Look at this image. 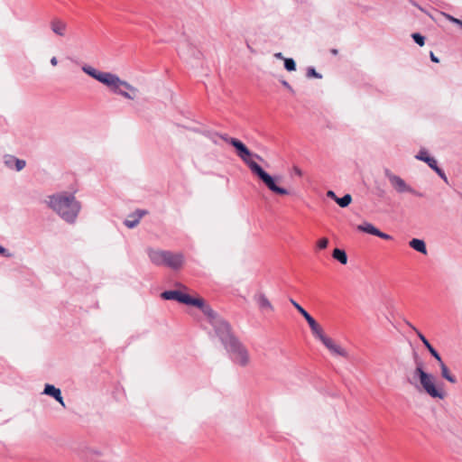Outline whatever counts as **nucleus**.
I'll use <instances>...</instances> for the list:
<instances>
[{"label": "nucleus", "instance_id": "nucleus-1", "mask_svg": "<svg viewBox=\"0 0 462 462\" xmlns=\"http://www.w3.org/2000/svg\"><path fill=\"white\" fill-rule=\"evenodd\" d=\"M230 144L236 150L237 156L249 168L251 172L261 180L263 184L273 192L279 195H287L289 191L282 187L277 186L275 179L266 172L255 161H263L257 153H253L241 141L233 139Z\"/></svg>", "mask_w": 462, "mask_h": 462}, {"label": "nucleus", "instance_id": "nucleus-2", "mask_svg": "<svg viewBox=\"0 0 462 462\" xmlns=\"http://www.w3.org/2000/svg\"><path fill=\"white\" fill-rule=\"evenodd\" d=\"M81 69L89 77L107 87L114 94L131 100H134L137 96L138 89L127 81L121 79L116 74L100 71L88 64H84Z\"/></svg>", "mask_w": 462, "mask_h": 462}, {"label": "nucleus", "instance_id": "nucleus-3", "mask_svg": "<svg viewBox=\"0 0 462 462\" xmlns=\"http://www.w3.org/2000/svg\"><path fill=\"white\" fill-rule=\"evenodd\" d=\"M415 365V369L407 377L408 383L417 389L420 387L431 398L443 400L446 397L445 391L436 384L434 375L425 371L423 361L416 359Z\"/></svg>", "mask_w": 462, "mask_h": 462}, {"label": "nucleus", "instance_id": "nucleus-4", "mask_svg": "<svg viewBox=\"0 0 462 462\" xmlns=\"http://www.w3.org/2000/svg\"><path fill=\"white\" fill-rule=\"evenodd\" d=\"M50 207L67 223H75L81 204L73 194L60 192L50 197Z\"/></svg>", "mask_w": 462, "mask_h": 462}, {"label": "nucleus", "instance_id": "nucleus-5", "mask_svg": "<svg viewBox=\"0 0 462 462\" xmlns=\"http://www.w3.org/2000/svg\"><path fill=\"white\" fill-rule=\"evenodd\" d=\"M222 332L223 334L218 338L232 362L241 367L247 366L250 364L251 357L246 346L233 334L231 328L224 325Z\"/></svg>", "mask_w": 462, "mask_h": 462}, {"label": "nucleus", "instance_id": "nucleus-6", "mask_svg": "<svg viewBox=\"0 0 462 462\" xmlns=\"http://www.w3.org/2000/svg\"><path fill=\"white\" fill-rule=\"evenodd\" d=\"M146 253L151 263L157 266H166L172 270H179L185 263V256L180 252L148 247Z\"/></svg>", "mask_w": 462, "mask_h": 462}, {"label": "nucleus", "instance_id": "nucleus-7", "mask_svg": "<svg viewBox=\"0 0 462 462\" xmlns=\"http://www.w3.org/2000/svg\"><path fill=\"white\" fill-rule=\"evenodd\" d=\"M195 301L198 303H193L192 306L198 307L201 311L209 319V321L211 325L214 328V330L217 337H219L222 332V327L226 325L227 328H231L230 325L224 320L222 318H220L213 310L212 308L208 305L205 300L201 298H196Z\"/></svg>", "mask_w": 462, "mask_h": 462}, {"label": "nucleus", "instance_id": "nucleus-8", "mask_svg": "<svg viewBox=\"0 0 462 462\" xmlns=\"http://www.w3.org/2000/svg\"><path fill=\"white\" fill-rule=\"evenodd\" d=\"M384 176L389 180L391 186L398 193H410L417 197H422V194L411 187L402 178L393 173L389 169L384 170Z\"/></svg>", "mask_w": 462, "mask_h": 462}, {"label": "nucleus", "instance_id": "nucleus-9", "mask_svg": "<svg viewBox=\"0 0 462 462\" xmlns=\"http://www.w3.org/2000/svg\"><path fill=\"white\" fill-rule=\"evenodd\" d=\"M162 298L167 300H176L178 302L186 304V305H193V303H198L195 301L196 298H192L186 292L181 290H171L165 291L161 294Z\"/></svg>", "mask_w": 462, "mask_h": 462}, {"label": "nucleus", "instance_id": "nucleus-10", "mask_svg": "<svg viewBox=\"0 0 462 462\" xmlns=\"http://www.w3.org/2000/svg\"><path fill=\"white\" fill-rule=\"evenodd\" d=\"M320 341L322 344L330 351L332 355L347 357L348 354L346 349L337 345L332 338L328 336H324Z\"/></svg>", "mask_w": 462, "mask_h": 462}, {"label": "nucleus", "instance_id": "nucleus-11", "mask_svg": "<svg viewBox=\"0 0 462 462\" xmlns=\"http://www.w3.org/2000/svg\"><path fill=\"white\" fill-rule=\"evenodd\" d=\"M50 28L55 35L65 37L68 32V23L61 18L54 17L50 23Z\"/></svg>", "mask_w": 462, "mask_h": 462}, {"label": "nucleus", "instance_id": "nucleus-12", "mask_svg": "<svg viewBox=\"0 0 462 462\" xmlns=\"http://www.w3.org/2000/svg\"><path fill=\"white\" fill-rule=\"evenodd\" d=\"M404 323L411 328L412 329L416 335L418 336V337L421 340V342L423 343V345L427 347V349L429 350V352L432 355V356L437 360V361H440L441 359V356H439V354L435 350V348L430 345V343L429 342V340L424 337V335L419 330L417 329L416 327H414L410 321L408 320H404Z\"/></svg>", "mask_w": 462, "mask_h": 462}, {"label": "nucleus", "instance_id": "nucleus-13", "mask_svg": "<svg viewBox=\"0 0 462 462\" xmlns=\"http://www.w3.org/2000/svg\"><path fill=\"white\" fill-rule=\"evenodd\" d=\"M254 300L262 311L273 312L274 308L268 298L263 292H257L254 295Z\"/></svg>", "mask_w": 462, "mask_h": 462}, {"label": "nucleus", "instance_id": "nucleus-14", "mask_svg": "<svg viewBox=\"0 0 462 462\" xmlns=\"http://www.w3.org/2000/svg\"><path fill=\"white\" fill-rule=\"evenodd\" d=\"M4 163L8 169H15L17 171L23 170L26 166V161L19 160L10 154L4 156Z\"/></svg>", "mask_w": 462, "mask_h": 462}, {"label": "nucleus", "instance_id": "nucleus-15", "mask_svg": "<svg viewBox=\"0 0 462 462\" xmlns=\"http://www.w3.org/2000/svg\"><path fill=\"white\" fill-rule=\"evenodd\" d=\"M186 49L187 50L180 49L179 51V54L187 62H191V59H190L191 57H193L197 60H199L201 58V56H202L201 52L199 51H198L195 47L188 44L186 46Z\"/></svg>", "mask_w": 462, "mask_h": 462}, {"label": "nucleus", "instance_id": "nucleus-16", "mask_svg": "<svg viewBox=\"0 0 462 462\" xmlns=\"http://www.w3.org/2000/svg\"><path fill=\"white\" fill-rule=\"evenodd\" d=\"M102 454V451L97 448L86 447L81 450L80 456L88 461H96Z\"/></svg>", "mask_w": 462, "mask_h": 462}, {"label": "nucleus", "instance_id": "nucleus-17", "mask_svg": "<svg viewBox=\"0 0 462 462\" xmlns=\"http://www.w3.org/2000/svg\"><path fill=\"white\" fill-rule=\"evenodd\" d=\"M43 393L53 397L58 402H60L62 405V407H65L60 389L55 387L52 384L47 383L45 384Z\"/></svg>", "mask_w": 462, "mask_h": 462}, {"label": "nucleus", "instance_id": "nucleus-18", "mask_svg": "<svg viewBox=\"0 0 462 462\" xmlns=\"http://www.w3.org/2000/svg\"><path fill=\"white\" fill-rule=\"evenodd\" d=\"M306 321L308 322L314 337L320 340L325 334L319 324L311 316L306 319Z\"/></svg>", "mask_w": 462, "mask_h": 462}, {"label": "nucleus", "instance_id": "nucleus-19", "mask_svg": "<svg viewBox=\"0 0 462 462\" xmlns=\"http://www.w3.org/2000/svg\"><path fill=\"white\" fill-rule=\"evenodd\" d=\"M417 160L422 161L426 162L430 169L434 170L438 166V162L435 158L430 157L427 151L420 150L418 154L415 156Z\"/></svg>", "mask_w": 462, "mask_h": 462}, {"label": "nucleus", "instance_id": "nucleus-20", "mask_svg": "<svg viewBox=\"0 0 462 462\" xmlns=\"http://www.w3.org/2000/svg\"><path fill=\"white\" fill-rule=\"evenodd\" d=\"M144 214L145 211L137 210L134 214L129 216V217L125 219L124 223L128 228H134L139 224L141 218L144 216Z\"/></svg>", "mask_w": 462, "mask_h": 462}, {"label": "nucleus", "instance_id": "nucleus-21", "mask_svg": "<svg viewBox=\"0 0 462 462\" xmlns=\"http://www.w3.org/2000/svg\"><path fill=\"white\" fill-rule=\"evenodd\" d=\"M409 245L414 249L415 251L422 254H428V251H427V247H426V244L423 240L421 239H419V238H413L411 239L410 242H409Z\"/></svg>", "mask_w": 462, "mask_h": 462}, {"label": "nucleus", "instance_id": "nucleus-22", "mask_svg": "<svg viewBox=\"0 0 462 462\" xmlns=\"http://www.w3.org/2000/svg\"><path fill=\"white\" fill-rule=\"evenodd\" d=\"M438 362H439V366H440L442 377L445 378L446 380H448L449 383H455L457 382L455 376H453L450 374L448 366L444 364L442 359H440V361H438Z\"/></svg>", "mask_w": 462, "mask_h": 462}, {"label": "nucleus", "instance_id": "nucleus-23", "mask_svg": "<svg viewBox=\"0 0 462 462\" xmlns=\"http://www.w3.org/2000/svg\"><path fill=\"white\" fill-rule=\"evenodd\" d=\"M357 230L367 233L373 236H375L377 234L378 228H376L374 225L368 222H365L359 226H357Z\"/></svg>", "mask_w": 462, "mask_h": 462}, {"label": "nucleus", "instance_id": "nucleus-24", "mask_svg": "<svg viewBox=\"0 0 462 462\" xmlns=\"http://www.w3.org/2000/svg\"><path fill=\"white\" fill-rule=\"evenodd\" d=\"M332 256L334 259L337 260L342 264H346L347 263V255L346 252L342 249L336 248L333 251Z\"/></svg>", "mask_w": 462, "mask_h": 462}, {"label": "nucleus", "instance_id": "nucleus-25", "mask_svg": "<svg viewBox=\"0 0 462 462\" xmlns=\"http://www.w3.org/2000/svg\"><path fill=\"white\" fill-rule=\"evenodd\" d=\"M352 201V197L349 194H346L342 198L336 199V202L342 208L347 207Z\"/></svg>", "mask_w": 462, "mask_h": 462}, {"label": "nucleus", "instance_id": "nucleus-26", "mask_svg": "<svg viewBox=\"0 0 462 462\" xmlns=\"http://www.w3.org/2000/svg\"><path fill=\"white\" fill-rule=\"evenodd\" d=\"M290 302L292 306L304 317V319H308L310 315L293 299H290Z\"/></svg>", "mask_w": 462, "mask_h": 462}, {"label": "nucleus", "instance_id": "nucleus-27", "mask_svg": "<svg viewBox=\"0 0 462 462\" xmlns=\"http://www.w3.org/2000/svg\"><path fill=\"white\" fill-rule=\"evenodd\" d=\"M284 67L288 71H293L296 69V63L293 59H284Z\"/></svg>", "mask_w": 462, "mask_h": 462}, {"label": "nucleus", "instance_id": "nucleus-28", "mask_svg": "<svg viewBox=\"0 0 462 462\" xmlns=\"http://www.w3.org/2000/svg\"><path fill=\"white\" fill-rule=\"evenodd\" d=\"M412 39L414 40V42L419 44L420 46H423L424 43H425V38L420 34V33H412L411 35Z\"/></svg>", "mask_w": 462, "mask_h": 462}, {"label": "nucleus", "instance_id": "nucleus-29", "mask_svg": "<svg viewBox=\"0 0 462 462\" xmlns=\"http://www.w3.org/2000/svg\"><path fill=\"white\" fill-rule=\"evenodd\" d=\"M328 245V239L325 238V237L320 238L317 243V246L320 250L327 248Z\"/></svg>", "mask_w": 462, "mask_h": 462}, {"label": "nucleus", "instance_id": "nucleus-30", "mask_svg": "<svg viewBox=\"0 0 462 462\" xmlns=\"http://www.w3.org/2000/svg\"><path fill=\"white\" fill-rule=\"evenodd\" d=\"M445 182L448 183V178L445 174V172L439 167L437 166L434 170H433Z\"/></svg>", "mask_w": 462, "mask_h": 462}, {"label": "nucleus", "instance_id": "nucleus-31", "mask_svg": "<svg viewBox=\"0 0 462 462\" xmlns=\"http://www.w3.org/2000/svg\"><path fill=\"white\" fill-rule=\"evenodd\" d=\"M307 76L308 77H314V78H317V79H320L321 78V75L319 73H318L314 68H309L308 69V71H307Z\"/></svg>", "mask_w": 462, "mask_h": 462}, {"label": "nucleus", "instance_id": "nucleus-32", "mask_svg": "<svg viewBox=\"0 0 462 462\" xmlns=\"http://www.w3.org/2000/svg\"><path fill=\"white\" fill-rule=\"evenodd\" d=\"M213 143H217V138L219 134L217 133H206L205 134Z\"/></svg>", "mask_w": 462, "mask_h": 462}, {"label": "nucleus", "instance_id": "nucleus-33", "mask_svg": "<svg viewBox=\"0 0 462 462\" xmlns=\"http://www.w3.org/2000/svg\"><path fill=\"white\" fill-rule=\"evenodd\" d=\"M375 236L380 237V238L386 239V240L392 239L391 236H389V235H387L385 233L381 232L379 229L377 230V234Z\"/></svg>", "mask_w": 462, "mask_h": 462}, {"label": "nucleus", "instance_id": "nucleus-34", "mask_svg": "<svg viewBox=\"0 0 462 462\" xmlns=\"http://www.w3.org/2000/svg\"><path fill=\"white\" fill-rule=\"evenodd\" d=\"M0 254L1 255H4V256H6V257H10L12 256L11 254H9L5 248H4L2 245H0Z\"/></svg>", "mask_w": 462, "mask_h": 462}, {"label": "nucleus", "instance_id": "nucleus-35", "mask_svg": "<svg viewBox=\"0 0 462 462\" xmlns=\"http://www.w3.org/2000/svg\"><path fill=\"white\" fill-rule=\"evenodd\" d=\"M281 82H282V86H284L291 92H292V93L294 92V90L292 89L291 86L286 80H282Z\"/></svg>", "mask_w": 462, "mask_h": 462}, {"label": "nucleus", "instance_id": "nucleus-36", "mask_svg": "<svg viewBox=\"0 0 462 462\" xmlns=\"http://www.w3.org/2000/svg\"><path fill=\"white\" fill-rule=\"evenodd\" d=\"M219 138L223 139L228 143H230V141L234 139L233 137H228L226 134H219Z\"/></svg>", "mask_w": 462, "mask_h": 462}, {"label": "nucleus", "instance_id": "nucleus-37", "mask_svg": "<svg viewBox=\"0 0 462 462\" xmlns=\"http://www.w3.org/2000/svg\"><path fill=\"white\" fill-rule=\"evenodd\" d=\"M327 196L331 198V199H335V200H336V199H337V197L336 196L335 192L332 191V190H328L327 192Z\"/></svg>", "mask_w": 462, "mask_h": 462}, {"label": "nucleus", "instance_id": "nucleus-38", "mask_svg": "<svg viewBox=\"0 0 462 462\" xmlns=\"http://www.w3.org/2000/svg\"><path fill=\"white\" fill-rule=\"evenodd\" d=\"M50 61H51V64L54 67L57 66V64H58V60L56 57H52Z\"/></svg>", "mask_w": 462, "mask_h": 462}, {"label": "nucleus", "instance_id": "nucleus-39", "mask_svg": "<svg viewBox=\"0 0 462 462\" xmlns=\"http://www.w3.org/2000/svg\"><path fill=\"white\" fill-rule=\"evenodd\" d=\"M430 60L433 61V62H439V59L434 55L433 52H430Z\"/></svg>", "mask_w": 462, "mask_h": 462}, {"label": "nucleus", "instance_id": "nucleus-40", "mask_svg": "<svg viewBox=\"0 0 462 462\" xmlns=\"http://www.w3.org/2000/svg\"><path fill=\"white\" fill-rule=\"evenodd\" d=\"M446 17H447V19H448V21H450V22H451V23H454V21L457 19V18L453 17V16H452V15H450V14H446Z\"/></svg>", "mask_w": 462, "mask_h": 462}, {"label": "nucleus", "instance_id": "nucleus-41", "mask_svg": "<svg viewBox=\"0 0 462 462\" xmlns=\"http://www.w3.org/2000/svg\"><path fill=\"white\" fill-rule=\"evenodd\" d=\"M294 171H295V173L298 176H301L302 175V171L299 168H297V167H294Z\"/></svg>", "mask_w": 462, "mask_h": 462}, {"label": "nucleus", "instance_id": "nucleus-42", "mask_svg": "<svg viewBox=\"0 0 462 462\" xmlns=\"http://www.w3.org/2000/svg\"><path fill=\"white\" fill-rule=\"evenodd\" d=\"M274 56H275L277 59H280V60L283 59V60H284V58H283V56H282V53H281V52H277V53H275V54H274Z\"/></svg>", "mask_w": 462, "mask_h": 462}, {"label": "nucleus", "instance_id": "nucleus-43", "mask_svg": "<svg viewBox=\"0 0 462 462\" xmlns=\"http://www.w3.org/2000/svg\"><path fill=\"white\" fill-rule=\"evenodd\" d=\"M454 23H456V24L459 25L460 27H462V21L457 19V18L454 21Z\"/></svg>", "mask_w": 462, "mask_h": 462}, {"label": "nucleus", "instance_id": "nucleus-44", "mask_svg": "<svg viewBox=\"0 0 462 462\" xmlns=\"http://www.w3.org/2000/svg\"><path fill=\"white\" fill-rule=\"evenodd\" d=\"M454 23H456V24L459 25L460 27H462V21L457 19V18L454 21Z\"/></svg>", "mask_w": 462, "mask_h": 462}, {"label": "nucleus", "instance_id": "nucleus-45", "mask_svg": "<svg viewBox=\"0 0 462 462\" xmlns=\"http://www.w3.org/2000/svg\"><path fill=\"white\" fill-rule=\"evenodd\" d=\"M330 51L333 55H337L338 52L337 49H332Z\"/></svg>", "mask_w": 462, "mask_h": 462}, {"label": "nucleus", "instance_id": "nucleus-46", "mask_svg": "<svg viewBox=\"0 0 462 462\" xmlns=\"http://www.w3.org/2000/svg\"><path fill=\"white\" fill-rule=\"evenodd\" d=\"M178 286H179L180 288L183 289L184 291H187V287H185V286H183V285H181V284H178Z\"/></svg>", "mask_w": 462, "mask_h": 462}]
</instances>
